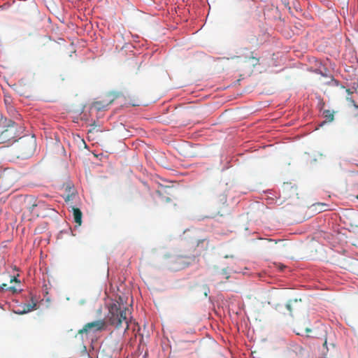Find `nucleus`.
Returning a JSON list of instances; mask_svg holds the SVG:
<instances>
[{"instance_id":"nucleus-5","label":"nucleus","mask_w":358,"mask_h":358,"mask_svg":"<svg viewBox=\"0 0 358 358\" xmlns=\"http://www.w3.org/2000/svg\"><path fill=\"white\" fill-rule=\"evenodd\" d=\"M106 323L103 320H96L87 323L83 329L78 331L79 334H88L90 332H96L105 329Z\"/></svg>"},{"instance_id":"nucleus-1","label":"nucleus","mask_w":358,"mask_h":358,"mask_svg":"<svg viewBox=\"0 0 358 358\" xmlns=\"http://www.w3.org/2000/svg\"><path fill=\"white\" fill-rule=\"evenodd\" d=\"M131 315V310L127 307L124 306L122 303L118 301L113 303L109 307V313L108 315V322L110 325L113 326L116 329H119L122 327L123 322L126 324V328L124 332L129 329L130 326L134 324L133 331H139V327L137 323H131V320H129L128 316Z\"/></svg>"},{"instance_id":"nucleus-6","label":"nucleus","mask_w":358,"mask_h":358,"mask_svg":"<svg viewBox=\"0 0 358 358\" xmlns=\"http://www.w3.org/2000/svg\"><path fill=\"white\" fill-rule=\"evenodd\" d=\"M122 95V92H110L109 94V96H112V98L106 103H105L104 101H95L93 103V107L96 110H105L106 108L110 103H113V101H114V99L118 98V97H120Z\"/></svg>"},{"instance_id":"nucleus-24","label":"nucleus","mask_w":358,"mask_h":358,"mask_svg":"<svg viewBox=\"0 0 358 358\" xmlns=\"http://www.w3.org/2000/svg\"><path fill=\"white\" fill-rule=\"evenodd\" d=\"M157 193H158L159 195H161V194H161V192H160L159 191H157Z\"/></svg>"},{"instance_id":"nucleus-9","label":"nucleus","mask_w":358,"mask_h":358,"mask_svg":"<svg viewBox=\"0 0 358 358\" xmlns=\"http://www.w3.org/2000/svg\"><path fill=\"white\" fill-rule=\"evenodd\" d=\"M72 209L74 222L80 226L82 224L83 213L81 210L78 208L73 207Z\"/></svg>"},{"instance_id":"nucleus-18","label":"nucleus","mask_w":358,"mask_h":358,"mask_svg":"<svg viewBox=\"0 0 358 358\" xmlns=\"http://www.w3.org/2000/svg\"><path fill=\"white\" fill-rule=\"evenodd\" d=\"M327 339H325L324 343H323V346L327 348Z\"/></svg>"},{"instance_id":"nucleus-22","label":"nucleus","mask_w":358,"mask_h":358,"mask_svg":"<svg viewBox=\"0 0 358 358\" xmlns=\"http://www.w3.org/2000/svg\"><path fill=\"white\" fill-rule=\"evenodd\" d=\"M306 332H310V329H308V328H307V329H306Z\"/></svg>"},{"instance_id":"nucleus-12","label":"nucleus","mask_w":358,"mask_h":358,"mask_svg":"<svg viewBox=\"0 0 358 358\" xmlns=\"http://www.w3.org/2000/svg\"><path fill=\"white\" fill-rule=\"evenodd\" d=\"M6 290H8V291L11 292L12 293H16L17 292V289L14 286L8 287V285L6 283H2L1 285H0V291L1 292H4Z\"/></svg>"},{"instance_id":"nucleus-26","label":"nucleus","mask_w":358,"mask_h":358,"mask_svg":"<svg viewBox=\"0 0 358 358\" xmlns=\"http://www.w3.org/2000/svg\"><path fill=\"white\" fill-rule=\"evenodd\" d=\"M87 358H90V357H87Z\"/></svg>"},{"instance_id":"nucleus-4","label":"nucleus","mask_w":358,"mask_h":358,"mask_svg":"<svg viewBox=\"0 0 358 358\" xmlns=\"http://www.w3.org/2000/svg\"><path fill=\"white\" fill-rule=\"evenodd\" d=\"M193 260L194 258L190 257L176 255L171 258L169 262V265L171 269L178 271L188 266Z\"/></svg>"},{"instance_id":"nucleus-25","label":"nucleus","mask_w":358,"mask_h":358,"mask_svg":"<svg viewBox=\"0 0 358 358\" xmlns=\"http://www.w3.org/2000/svg\"><path fill=\"white\" fill-rule=\"evenodd\" d=\"M357 198L358 199V195L357 196Z\"/></svg>"},{"instance_id":"nucleus-3","label":"nucleus","mask_w":358,"mask_h":358,"mask_svg":"<svg viewBox=\"0 0 358 358\" xmlns=\"http://www.w3.org/2000/svg\"><path fill=\"white\" fill-rule=\"evenodd\" d=\"M0 120V144L10 141L18 136L17 125L11 120H8L2 116Z\"/></svg>"},{"instance_id":"nucleus-2","label":"nucleus","mask_w":358,"mask_h":358,"mask_svg":"<svg viewBox=\"0 0 358 358\" xmlns=\"http://www.w3.org/2000/svg\"><path fill=\"white\" fill-rule=\"evenodd\" d=\"M36 148V142L34 137L20 138L15 145L16 156L17 158H28L34 154Z\"/></svg>"},{"instance_id":"nucleus-20","label":"nucleus","mask_w":358,"mask_h":358,"mask_svg":"<svg viewBox=\"0 0 358 358\" xmlns=\"http://www.w3.org/2000/svg\"><path fill=\"white\" fill-rule=\"evenodd\" d=\"M268 241L269 242H274L275 243H277L278 241H274V240H272V239H268Z\"/></svg>"},{"instance_id":"nucleus-19","label":"nucleus","mask_w":358,"mask_h":358,"mask_svg":"<svg viewBox=\"0 0 358 358\" xmlns=\"http://www.w3.org/2000/svg\"><path fill=\"white\" fill-rule=\"evenodd\" d=\"M208 242L207 241L206 245L205 247H202L203 250H206L208 248Z\"/></svg>"},{"instance_id":"nucleus-17","label":"nucleus","mask_w":358,"mask_h":358,"mask_svg":"<svg viewBox=\"0 0 358 358\" xmlns=\"http://www.w3.org/2000/svg\"><path fill=\"white\" fill-rule=\"evenodd\" d=\"M71 195H67V196H66V198L65 201H69V200H71Z\"/></svg>"},{"instance_id":"nucleus-21","label":"nucleus","mask_w":358,"mask_h":358,"mask_svg":"<svg viewBox=\"0 0 358 358\" xmlns=\"http://www.w3.org/2000/svg\"><path fill=\"white\" fill-rule=\"evenodd\" d=\"M2 116L3 115L1 114V113L0 112V120H1V122L3 123V120H2Z\"/></svg>"},{"instance_id":"nucleus-15","label":"nucleus","mask_w":358,"mask_h":358,"mask_svg":"<svg viewBox=\"0 0 358 358\" xmlns=\"http://www.w3.org/2000/svg\"><path fill=\"white\" fill-rule=\"evenodd\" d=\"M206 242V239L199 240L197 241L196 247H199L201 245H203Z\"/></svg>"},{"instance_id":"nucleus-23","label":"nucleus","mask_w":358,"mask_h":358,"mask_svg":"<svg viewBox=\"0 0 358 358\" xmlns=\"http://www.w3.org/2000/svg\"><path fill=\"white\" fill-rule=\"evenodd\" d=\"M170 200H171V199H170L169 198H166V201H170Z\"/></svg>"},{"instance_id":"nucleus-13","label":"nucleus","mask_w":358,"mask_h":358,"mask_svg":"<svg viewBox=\"0 0 358 358\" xmlns=\"http://www.w3.org/2000/svg\"><path fill=\"white\" fill-rule=\"evenodd\" d=\"M254 52H251V56L248 58V61H252V66H255L259 64V58L253 55Z\"/></svg>"},{"instance_id":"nucleus-10","label":"nucleus","mask_w":358,"mask_h":358,"mask_svg":"<svg viewBox=\"0 0 358 358\" xmlns=\"http://www.w3.org/2000/svg\"><path fill=\"white\" fill-rule=\"evenodd\" d=\"M323 117L325 120L321 123L320 126H322L326 122H331L334 120V112L330 110H324L323 111Z\"/></svg>"},{"instance_id":"nucleus-14","label":"nucleus","mask_w":358,"mask_h":358,"mask_svg":"<svg viewBox=\"0 0 358 358\" xmlns=\"http://www.w3.org/2000/svg\"><path fill=\"white\" fill-rule=\"evenodd\" d=\"M38 206V203H34L31 206L29 207V210L31 213H34V210L35 207Z\"/></svg>"},{"instance_id":"nucleus-7","label":"nucleus","mask_w":358,"mask_h":358,"mask_svg":"<svg viewBox=\"0 0 358 358\" xmlns=\"http://www.w3.org/2000/svg\"><path fill=\"white\" fill-rule=\"evenodd\" d=\"M301 301V299L299 301L297 299H293L288 301L286 308L289 311L291 315H293V312H299L301 310V306L299 304V302Z\"/></svg>"},{"instance_id":"nucleus-11","label":"nucleus","mask_w":358,"mask_h":358,"mask_svg":"<svg viewBox=\"0 0 358 358\" xmlns=\"http://www.w3.org/2000/svg\"><path fill=\"white\" fill-rule=\"evenodd\" d=\"M299 353H297L296 351H289L287 355L286 358H302L301 353L303 351V348L301 346L297 348Z\"/></svg>"},{"instance_id":"nucleus-8","label":"nucleus","mask_w":358,"mask_h":358,"mask_svg":"<svg viewBox=\"0 0 358 358\" xmlns=\"http://www.w3.org/2000/svg\"><path fill=\"white\" fill-rule=\"evenodd\" d=\"M37 303L36 301L31 299V303H24L22 307L21 310L17 312L19 314H25L36 309Z\"/></svg>"},{"instance_id":"nucleus-16","label":"nucleus","mask_w":358,"mask_h":358,"mask_svg":"<svg viewBox=\"0 0 358 358\" xmlns=\"http://www.w3.org/2000/svg\"><path fill=\"white\" fill-rule=\"evenodd\" d=\"M13 282H20V281L17 279L15 277H12L10 280V282L12 283Z\"/></svg>"}]
</instances>
